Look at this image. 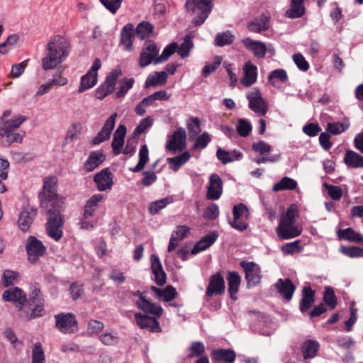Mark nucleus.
<instances>
[{
	"instance_id": "nucleus-29",
	"label": "nucleus",
	"mask_w": 363,
	"mask_h": 363,
	"mask_svg": "<svg viewBox=\"0 0 363 363\" xmlns=\"http://www.w3.org/2000/svg\"><path fill=\"white\" fill-rule=\"evenodd\" d=\"M218 237V234L216 231L206 235L194 245L191 250V254L194 255L206 250L216 242Z\"/></svg>"
},
{
	"instance_id": "nucleus-16",
	"label": "nucleus",
	"mask_w": 363,
	"mask_h": 363,
	"mask_svg": "<svg viewBox=\"0 0 363 363\" xmlns=\"http://www.w3.org/2000/svg\"><path fill=\"white\" fill-rule=\"evenodd\" d=\"M225 284L223 276L220 273H216L210 278L205 296L209 299L213 296L221 295L225 292Z\"/></svg>"
},
{
	"instance_id": "nucleus-59",
	"label": "nucleus",
	"mask_w": 363,
	"mask_h": 363,
	"mask_svg": "<svg viewBox=\"0 0 363 363\" xmlns=\"http://www.w3.org/2000/svg\"><path fill=\"white\" fill-rule=\"evenodd\" d=\"M172 94L165 89H160L147 96L151 105L157 101H169Z\"/></svg>"
},
{
	"instance_id": "nucleus-38",
	"label": "nucleus",
	"mask_w": 363,
	"mask_h": 363,
	"mask_svg": "<svg viewBox=\"0 0 363 363\" xmlns=\"http://www.w3.org/2000/svg\"><path fill=\"white\" fill-rule=\"evenodd\" d=\"M288 79L287 72L284 69H274L268 76L269 83L274 87L279 86L281 84L286 83Z\"/></svg>"
},
{
	"instance_id": "nucleus-54",
	"label": "nucleus",
	"mask_w": 363,
	"mask_h": 363,
	"mask_svg": "<svg viewBox=\"0 0 363 363\" xmlns=\"http://www.w3.org/2000/svg\"><path fill=\"white\" fill-rule=\"evenodd\" d=\"M153 118L151 116H147L140 120L139 124L135 128L133 135L138 137L144 133L147 128L153 125Z\"/></svg>"
},
{
	"instance_id": "nucleus-17",
	"label": "nucleus",
	"mask_w": 363,
	"mask_h": 363,
	"mask_svg": "<svg viewBox=\"0 0 363 363\" xmlns=\"http://www.w3.org/2000/svg\"><path fill=\"white\" fill-rule=\"evenodd\" d=\"M159 49L152 40H147L142 49L139 59V65L145 67L150 65L153 60L158 55Z\"/></svg>"
},
{
	"instance_id": "nucleus-64",
	"label": "nucleus",
	"mask_w": 363,
	"mask_h": 363,
	"mask_svg": "<svg viewBox=\"0 0 363 363\" xmlns=\"http://www.w3.org/2000/svg\"><path fill=\"white\" fill-rule=\"evenodd\" d=\"M104 328V324L96 320H90L87 324V333L90 335H97Z\"/></svg>"
},
{
	"instance_id": "nucleus-24",
	"label": "nucleus",
	"mask_w": 363,
	"mask_h": 363,
	"mask_svg": "<svg viewBox=\"0 0 363 363\" xmlns=\"http://www.w3.org/2000/svg\"><path fill=\"white\" fill-rule=\"evenodd\" d=\"M151 269L155 276V281L158 286H163L166 283L167 276L163 270L161 262L155 254L150 256Z\"/></svg>"
},
{
	"instance_id": "nucleus-9",
	"label": "nucleus",
	"mask_w": 363,
	"mask_h": 363,
	"mask_svg": "<svg viewBox=\"0 0 363 363\" xmlns=\"http://www.w3.org/2000/svg\"><path fill=\"white\" fill-rule=\"evenodd\" d=\"M248 100L249 108L259 116H264L268 111V106L262 94L259 89L255 87L246 94Z\"/></svg>"
},
{
	"instance_id": "nucleus-63",
	"label": "nucleus",
	"mask_w": 363,
	"mask_h": 363,
	"mask_svg": "<svg viewBox=\"0 0 363 363\" xmlns=\"http://www.w3.org/2000/svg\"><path fill=\"white\" fill-rule=\"evenodd\" d=\"M188 358H194L200 356L205 351V346L201 342H194L189 348Z\"/></svg>"
},
{
	"instance_id": "nucleus-35",
	"label": "nucleus",
	"mask_w": 363,
	"mask_h": 363,
	"mask_svg": "<svg viewBox=\"0 0 363 363\" xmlns=\"http://www.w3.org/2000/svg\"><path fill=\"white\" fill-rule=\"evenodd\" d=\"M104 199V196L101 194H94L86 202L84 209V218L88 219L92 217L97 208L99 203Z\"/></svg>"
},
{
	"instance_id": "nucleus-60",
	"label": "nucleus",
	"mask_w": 363,
	"mask_h": 363,
	"mask_svg": "<svg viewBox=\"0 0 363 363\" xmlns=\"http://www.w3.org/2000/svg\"><path fill=\"white\" fill-rule=\"evenodd\" d=\"M340 252L345 255L351 257H363V248L360 247L351 246L346 247L342 246L340 247Z\"/></svg>"
},
{
	"instance_id": "nucleus-21",
	"label": "nucleus",
	"mask_w": 363,
	"mask_h": 363,
	"mask_svg": "<svg viewBox=\"0 0 363 363\" xmlns=\"http://www.w3.org/2000/svg\"><path fill=\"white\" fill-rule=\"evenodd\" d=\"M243 76L240 79L245 87H250L255 84L258 77L257 67L251 61H247L242 67Z\"/></svg>"
},
{
	"instance_id": "nucleus-42",
	"label": "nucleus",
	"mask_w": 363,
	"mask_h": 363,
	"mask_svg": "<svg viewBox=\"0 0 363 363\" xmlns=\"http://www.w3.org/2000/svg\"><path fill=\"white\" fill-rule=\"evenodd\" d=\"M269 17L262 16L259 18H255L247 25L250 31L254 33H260L267 30L269 28Z\"/></svg>"
},
{
	"instance_id": "nucleus-49",
	"label": "nucleus",
	"mask_w": 363,
	"mask_h": 363,
	"mask_svg": "<svg viewBox=\"0 0 363 363\" xmlns=\"http://www.w3.org/2000/svg\"><path fill=\"white\" fill-rule=\"evenodd\" d=\"M201 121L197 117H190L186 121V127L191 138H195L201 130Z\"/></svg>"
},
{
	"instance_id": "nucleus-31",
	"label": "nucleus",
	"mask_w": 363,
	"mask_h": 363,
	"mask_svg": "<svg viewBox=\"0 0 363 363\" xmlns=\"http://www.w3.org/2000/svg\"><path fill=\"white\" fill-rule=\"evenodd\" d=\"M168 75L166 72H155L150 74L145 82V88L164 86L167 83Z\"/></svg>"
},
{
	"instance_id": "nucleus-47",
	"label": "nucleus",
	"mask_w": 363,
	"mask_h": 363,
	"mask_svg": "<svg viewBox=\"0 0 363 363\" xmlns=\"http://www.w3.org/2000/svg\"><path fill=\"white\" fill-rule=\"evenodd\" d=\"M154 26L147 21H142L138 24L135 31L141 40L149 38L152 35Z\"/></svg>"
},
{
	"instance_id": "nucleus-2",
	"label": "nucleus",
	"mask_w": 363,
	"mask_h": 363,
	"mask_svg": "<svg viewBox=\"0 0 363 363\" xmlns=\"http://www.w3.org/2000/svg\"><path fill=\"white\" fill-rule=\"evenodd\" d=\"M47 51V69H51L67 57L69 53V44L63 36L55 35L50 39Z\"/></svg>"
},
{
	"instance_id": "nucleus-58",
	"label": "nucleus",
	"mask_w": 363,
	"mask_h": 363,
	"mask_svg": "<svg viewBox=\"0 0 363 363\" xmlns=\"http://www.w3.org/2000/svg\"><path fill=\"white\" fill-rule=\"evenodd\" d=\"M32 363H45V354L43 346L36 342L32 350Z\"/></svg>"
},
{
	"instance_id": "nucleus-39",
	"label": "nucleus",
	"mask_w": 363,
	"mask_h": 363,
	"mask_svg": "<svg viewBox=\"0 0 363 363\" xmlns=\"http://www.w3.org/2000/svg\"><path fill=\"white\" fill-rule=\"evenodd\" d=\"M212 356L218 362L234 363L236 354L232 350L219 349L212 352Z\"/></svg>"
},
{
	"instance_id": "nucleus-46",
	"label": "nucleus",
	"mask_w": 363,
	"mask_h": 363,
	"mask_svg": "<svg viewBox=\"0 0 363 363\" xmlns=\"http://www.w3.org/2000/svg\"><path fill=\"white\" fill-rule=\"evenodd\" d=\"M149 160V150L147 145L144 144L141 146L139 151V161L135 167L130 168L132 172H138L141 171Z\"/></svg>"
},
{
	"instance_id": "nucleus-43",
	"label": "nucleus",
	"mask_w": 363,
	"mask_h": 363,
	"mask_svg": "<svg viewBox=\"0 0 363 363\" xmlns=\"http://www.w3.org/2000/svg\"><path fill=\"white\" fill-rule=\"evenodd\" d=\"M194 48V43L191 39V36L186 35L184 38L183 43L180 45H177L176 52L180 56L182 59H185L190 55L191 50Z\"/></svg>"
},
{
	"instance_id": "nucleus-19",
	"label": "nucleus",
	"mask_w": 363,
	"mask_h": 363,
	"mask_svg": "<svg viewBox=\"0 0 363 363\" xmlns=\"http://www.w3.org/2000/svg\"><path fill=\"white\" fill-rule=\"evenodd\" d=\"M157 318L156 315L150 317L140 313L135 314L137 325L141 329H145L152 333H160L162 331L160 323L157 320Z\"/></svg>"
},
{
	"instance_id": "nucleus-62",
	"label": "nucleus",
	"mask_w": 363,
	"mask_h": 363,
	"mask_svg": "<svg viewBox=\"0 0 363 363\" xmlns=\"http://www.w3.org/2000/svg\"><path fill=\"white\" fill-rule=\"evenodd\" d=\"M82 129V126L79 123H72L68 128L66 140L67 141H73L77 139L79 135L81 134V131Z\"/></svg>"
},
{
	"instance_id": "nucleus-1",
	"label": "nucleus",
	"mask_w": 363,
	"mask_h": 363,
	"mask_svg": "<svg viewBox=\"0 0 363 363\" xmlns=\"http://www.w3.org/2000/svg\"><path fill=\"white\" fill-rule=\"evenodd\" d=\"M56 177L47 179V206L50 205L54 210H49L47 218V234L55 241L63 235L64 218L59 209L64 204L65 198L60 196L57 191Z\"/></svg>"
},
{
	"instance_id": "nucleus-11",
	"label": "nucleus",
	"mask_w": 363,
	"mask_h": 363,
	"mask_svg": "<svg viewBox=\"0 0 363 363\" xmlns=\"http://www.w3.org/2000/svg\"><path fill=\"white\" fill-rule=\"evenodd\" d=\"M186 133L184 128H180L169 137L166 144V150L172 154L183 151L186 146Z\"/></svg>"
},
{
	"instance_id": "nucleus-10",
	"label": "nucleus",
	"mask_w": 363,
	"mask_h": 363,
	"mask_svg": "<svg viewBox=\"0 0 363 363\" xmlns=\"http://www.w3.org/2000/svg\"><path fill=\"white\" fill-rule=\"evenodd\" d=\"M121 75L122 71L120 69L112 70L106 77L105 82L96 89V97L101 100L111 94L115 89L118 77Z\"/></svg>"
},
{
	"instance_id": "nucleus-6",
	"label": "nucleus",
	"mask_w": 363,
	"mask_h": 363,
	"mask_svg": "<svg viewBox=\"0 0 363 363\" xmlns=\"http://www.w3.org/2000/svg\"><path fill=\"white\" fill-rule=\"evenodd\" d=\"M55 327L64 334H72L78 330V321L72 313H61L55 316Z\"/></svg>"
},
{
	"instance_id": "nucleus-7",
	"label": "nucleus",
	"mask_w": 363,
	"mask_h": 363,
	"mask_svg": "<svg viewBox=\"0 0 363 363\" xmlns=\"http://www.w3.org/2000/svg\"><path fill=\"white\" fill-rule=\"evenodd\" d=\"M240 267L245 273L247 287H255L261 282L262 276L261 267L254 262L242 261Z\"/></svg>"
},
{
	"instance_id": "nucleus-20",
	"label": "nucleus",
	"mask_w": 363,
	"mask_h": 363,
	"mask_svg": "<svg viewBox=\"0 0 363 363\" xmlns=\"http://www.w3.org/2000/svg\"><path fill=\"white\" fill-rule=\"evenodd\" d=\"M116 117L117 113H113L106 121L101 130L98 133L97 135L92 139L91 143L93 145H99L110 138L111 133L115 127Z\"/></svg>"
},
{
	"instance_id": "nucleus-14",
	"label": "nucleus",
	"mask_w": 363,
	"mask_h": 363,
	"mask_svg": "<svg viewBox=\"0 0 363 363\" xmlns=\"http://www.w3.org/2000/svg\"><path fill=\"white\" fill-rule=\"evenodd\" d=\"M133 296L139 298L138 300L136 301L135 304L137 307L144 313L157 317H160L163 314L162 308L148 301L143 295V293L137 291L133 292Z\"/></svg>"
},
{
	"instance_id": "nucleus-23",
	"label": "nucleus",
	"mask_w": 363,
	"mask_h": 363,
	"mask_svg": "<svg viewBox=\"0 0 363 363\" xmlns=\"http://www.w3.org/2000/svg\"><path fill=\"white\" fill-rule=\"evenodd\" d=\"M126 131V127L123 124H120L116 130L111 143V147L114 155H118L122 153Z\"/></svg>"
},
{
	"instance_id": "nucleus-45",
	"label": "nucleus",
	"mask_w": 363,
	"mask_h": 363,
	"mask_svg": "<svg viewBox=\"0 0 363 363\" xmlns=\"http://www.w3.org/2000/svg\"><path fill=\"white\" fill-rule=\"evenodd\" d=\"M297 182L290 177H284L279 182L273 186V191L294 190L297 188Z\"/></svg>"
},
{
	"instance_id": "nucleus-18",
	"label": "nucleus",
	"mask_w": 363,
	"mask_h": 363,
	"mask_svg": "<svg viewBox=\"0 0 363 363\" xmlns=\"http://www.w3.org/2000/svg\"><path fill=\"white\" fill-rule=\"evenodd\" d=\"M94 182L99 191L111 189L113 178L110 169L106 167L97 172L94 177Z\"/></svg>"
},
{
	"instance_id": "nucleus-41",
	"label": "nucleus",
	"mask_w": 363,
	"mask_h": 363,
	"mask_svg": "<svg viewBox=\"0 0 363 363\" xmlns=\"http://www.w3.org/2000/svg\"><path fill=\"white\" fill-rule=\"evenodd\" d=\"M35 216V211L33 210L30 211H23L21 213L18 220V225L23 232H27L29 230L33 222Z\"/></svg>"
},
{
	"instance_id": "nucleus-33",
	"label": "nucleus",
	"mask_w": 363,
	"mask_h": 363,
	"mask_svg": "<svg viewBox=\"0 0 363 363\" xmlns=\"http://www.w3.org/2000/svg\"><path fill=\"white\" fill-rule=\"evenodd\" d=\"M315 291L310 286H304L302 290V298L300 302L299 308L301 312L307 311L315 302Z\"/></svg>"
},
{
	"instance_id": "nucleus-3",
	"label": "nucleus",
	"mask_w": 363,
	"mask_h": 363,
	"mask_svg": "<svg viewBox=\"0 0 363 363\" xmlns=\"http://www.w3.org/2000/svg\"><path fill=\"white\" fill-rule=\"evenodd\" d=\"M297 208L294 204L291 205L285 213L281 216L276 233L281 240H289L299 236L301 234V228L296 225Z\"/></svg>"
},
{
	"instance_id": "nucleus-25",
	"label": "nucleus",
	"mask_w": 363,
	"mask_h": 363,
	"mask_svg": "<svg viewBox=\"0 0 363 363\" xmlns=\"http://www.w3.org/2000/svg\"><path fill=\"white\" fill-rule=\"evenodd\" d=\"M274 286L279 294H280L286 301L291 300L296 286L290 279H279L274 284Z\"/></svg>"
},
{
	"instance_id": "nucleus-36",
	"label": "nucleus",
	"mask_w": 363,
	"mask_h": 363,
	"mask_svg": "<svg viewBox=\"0 0 363 363\" xmlns=\"http://www.w3.org/2000/svg\"><path fill=\"white\" fill-rule=\"evenodd\" d=\"M191 158V155L188 151L183 152L181 155L174 157H168L167 162L169 168L174 171L177 172L182 166L187 163Z\"/></svg>"
},
{
	"instance_id": "nucleus-55",
	"label": "nucleus",
	"mask_w": 363,
	"mask_h": 363,
	"mask_svg": "<svg viewBox=\"0 0 363 363\" xmlns=\"http://www.w3.org/2000/svg\"><path fill=\"white\" fill-rule=\"evenodd\" d=\"M177 48V43L174 42L167 45L163 50L161 55L155 60V63L158 64L167 61L168 58L176 52Z\"/></svg>"
},
{
	"instance_id": "nucleus-34",
	"label": "nucleus",
	"mask_w": 363,
	"mask_h": 363,
	"mask_svg": "<svg viewBox=\"0 0 363 363\" xmlns=\"http://www.w3.org/2000/svg\"><path fill=\"white\" fill-rule=\"evenodd\" d=\"M345 164L350 168H363V155L355 151L347 150L344 157Z\"/></svg>"
},
{
	"instance_id": "nucleus-56",
	"label": "nucleus",
	"mask_w": 363,
	"mask_h": 363,
	"mask_svg": "<svg viewBox=\"0 0 363 363\" xmlns=\"http://www.w3.org/2000/svg\"><path fill=\"white\" fill-rule=\"evenodd\" d=\"M223 58L220 56H215L213 57V63H206L203 68L202 75L205 77H208L211 74L214 72L221 65Z\"/></svg>"
},
{
	"instance_id": "nucleus-5",
	"label": "nucleus",
	"mask_w": 363,
	"mask_h": 363,
	"mask_svg": "<svg viewBox=\"0 0 363 363\" xmlns=\"http://www.w3.org/2000/svg\"><path fill=\"white\" fill-rule=\"evenodd\" d=\"M185 8L191 15H196L193 19L194 24L201 26L212 10L213 0H186Z\"/></svg>"
},
{
	"instance_id": "nucleus-53",
	"label": "nucleus",
	"mask_w": 363,
	"mask_h": 363,
	"mask_svg": "<svg viewBox=\"0 0 363 363\" xmlns=\"http://www.w3.org/2000/svg\"><path fill=\"white\" fill-rule=\"evenodd\" d=\"M252 130V126L249 121L240 118L238 121L236 130L241 137H247Z\"/></svg>"
},
{
	"instance_id": "nucleus-8",
	"label": "nucleus",
	"mask_w": 363,
	"mask_h": 363,
	"mask_svg": "<svg viewBox=\"0 0 363 363\" xmlns=\"http://www.w3.org/2000/svg\"><path fill=\"white\" fill-rule=\"evenodd\" d=\"M233 220L230 224L234 229L242 232L248 228L247 220L250 218V211L247 206L242 203H238L233 206Z\"/></svg>"
},
{
	"instance_id": "nucleus-44",
	"label": "nucleus",
	"mask_w": 363,
	"mask_h": 363,
	"mask_svg": "<svg viewBox=\"0 0 363 363\" xmlns=\"http://www.w3.org/2000/svg\"><path fill=\"white\" fill-rule=\"evenodd\" d=\"M174 199L172 196H167L162 199H159L151 202L148 206V212L150 215H156L160 211L164 209L168 204L173 202Z\"/></svg>"
},
{
	"instance_id": "nucleus-15",
	"label": "nucleus",
	"mask_w": 363,
	"mask_h": 363,
	"mask_svg": "<svg viewBox=\"0 0 363 363\" xmlns=\"http://www.w3.org/2000/svg\"><path fill=\"white\" fill-rule=\"evenodd\" d=\"M223 185L221 177L218 174H211L206 188V199L208 201L218 200L223 194Z\"/></svg>"
},
{
	"instance_id": "nucleus-13",
	"label": "nucleus",
	"mask_w": 363,
	"mask_h": 363,
	"mask_svg": "<svg viewBox=\"0 0 363 363\" xmlns=\"http://www.w3.org/2000/svg\"><path fill=\"white\" fill-rule=\"evenodd\" d=\"M28 261L34 264L44 254L45 247L42 241L34 236H29L26 244Z\"/></svg>"
},
{
	"instance_id": "nucleus-50",
	"label": "nucleus",
	"mask_w": 363,
	"mask_h": 363,
	"mask_svg": "<svg viewBox=\"0 0 363 363\" xmlns=\"http://www.w3.org/2000/svg\"><path fill=\"white\" fill-rule=\"evenodd\" d=\"M349 127L350 123L348 121L345 123H328L327 124L326 131L329 132L330 135H336L345 132L349 128Z\"/></svg>"
},
{
	"instance_id": "nucleus-57",
	"label": "nucleus",
	"mask_w": 363,
	"mask_h": 363,
	"mask_svg": "<svg viewBox=\"0 0 363 363\" xmlns=\"http://www.w3.org/2000/svg\"><path fill=\"white\" fill-rule=\"evenodd\" d=\"M323 301L327 304V306H328L331 309H334L337 306V297L335 294L333 289L331 287H325L324 291Z\"/></svg>"
},
{
	"instance_id": "nucleus-51",
	"label": "nucleus",
	"mask_w": 363,
	"mask_h": 363,
	"mask_svg": "<svg viewBox=\"0 0 363 363\" xmlns=\"http://www.w3.org/2000/svg\"><path fill=\"white\" fill-rule=\"evenodd\" d=\"M235 39V36L229 30L219 33L215 38L216 45L219 47H223L231 44Z\"/></svg>"
},
{
	"instance_id": "nucleus-12",
	"label": "nucleus",
	"mask_w": 363,
	"mask_h": 363,
	"mask_svg": "<svg viewBox=\"0 0 363 363\" xmlns=\"http://www.w3.org/2000/svg\"><path fill=\"white\" fill-rule=\"evenodd\" d=\"M101 67V60L96 58L87 73L82 77L80 85L78 91H84L92 88L97 83L98 71Z\"/></svg>"
},
{
	"instance_id": "nucleus-4",
	"label": "nucleus",
	"mask_w": 363,
	"mask_h": 363,
	"mask_svg": "<svg viewBox=\"0 0 363 363\" xmlns=\"http://www.w3.org/2000/svg\"><path fill=\"white\" fill-rule=\"evenodd\" d=\"M11 115V111L6 110L4 112L1 118L0 135L6 137L7 141L10 143H21L25 133L23 131L15 132L21 125L26 121L24 116L18 115L13 116L11 120L5 118Z\"/></svg>"
},
{
	"instance_id": "nucleus-40",
	"label": "nucleus",
	"mask_w": 363,
	"mask_h": 363,
	"mask_svg": "<svg viewBox=\"0 0 363 363\" xmlns=\"http://www.w3.org/2000/svg\"><path fill=\"white\" fill-rule=\"evenodd\" d=\"M216 156L223 164H226L232 162L235 159H241L242 157V153L238 150L229 152L219 147L217 150Z\"/></svg>"
},
{
	"instance_id": "nucleus-61",
	"label": "nucleus",
	"mask_w": 363,
	"mask_h": 363,
	"mask_svg": "<svg viewBox=\"0 0 363 363\" xmlns=\"http://www.w3.org/2000/svg\"><path fill=\"white\" fill-rule=\"evenodd\" d=\"M99 1L111 13L115 14L121 7L123 0H99Z\"/></svg>"
},
{
	"instance_id": "nucleus-22",
	"label": "nucleus",
	"mask_w": 363,
	"mask_h": 363,
	"mask_svg": "<svg viewBox=\"0 0 363 363\" xmlns=\"http://www.w3.org/2000/svg\"><path fill=\"white\" fill-rule=\"evenodd\" d=\"M243 45L251 51L257 59L264 58L267 53L266 45L261 41L254 40L250 38H245L241 40Z\"/></svg>"
},
{
	"instance_id": "nucleus-26",
	"label": "nucleus",
	"mask_w": 363,
	"mask_h": 363,
	"mask_svg": "<svg viewBox=\"0 0 363 363\" xmlns=\"http://www.w3.org/2000/svg\"><path fill=\"white\" fill-rule=\"evenodd\" d=\"M105 159L106 155L102 151H92L84 163V169L86 172H93L104 162Z\"/></svg>"
},
{
	"instance_id": "nucleus-32",
	"label": "nucleus",
	"mask_w": 363,
	"mask_h": 363,
	"mask_svg": "<svg viewBox=\"0 0 363 363\" xmlns=\"http://www.w3.org/2000/svg\"><path fill=\"white\" fill-rule=\"evenodd\" d=\"M320 349V345L316 340H307L301 345V351L304 360L313 359L316 355Z\"/></svg>"
},
{
	"instance_id": "nucleus-28",
	"label": "nucleus",
	"mask_w": 363,
	"mask_h": 363,
	"mask_svg": "<svg viewBox=\"0 0 363 363\" xmlns=\"http://www.w3.org/2000/svg\"><path fill=\"white\" fill-rule=\"evenodd\" d=\"M120 37V43L123 46V49L128 52L132 51L134 40L133 25L131 23L125 25L121 29Z\"/></svg>"
},
{
	"instance_id": "nucleus-30",
	"label": "nucleus",
	"mask_w": 363,
	"mask_h": 363,
	"mask_svg": "<svg viewBox=\"0 0 363 363\" xmlns=\"http://www.w3.org/2000/svg\"><path fill=\"white\" fill-rule=\"evenodd\" d=\"M227 281L228 285V292L230 298L233 300L237 299V293L238 292L241 283V277L238 272H228Z\"/></svg>"
},
{
	"instance_id": "nucleus-52",
	"label": "nucleus",
	"mask_w": 363,
	"mask_h": 363,
	"mask_svg": "<svg viewBox=\"0 0 363 363\" xmlns=\"http://www.w3.org/2000/svg\"><path fill=\"white\" fill-rule=\"evenodd\" d=\"M211 141V137L208 132H203L195 139V143L192 147L194 150H203Z\"/></svg>"
},
{
	"instance_id": "nucleus-37",
	"label": "nucleus",
	"mask_w": 363,
	"mask_h": 363,
	"mask_svg": "<svg viewBox=\"0 0 363 363\" xmlns=\"http://www.w3.org/2000/svg\"><path fill=\"white\" fill-rule=\"evenodd\" d=\"M340 240H347L349 242L362 243L363 236L351 228L339 230L337 233Z\"/></svg>"
},
{
	"instance_id": "nucleus-27",
	"label": "nucleus",
	"mask_w": 363,
	"mask_h": 363,
	"mask_svg": "<svg viewBox=\"0 0 363 363\" xmlns=\"http://www.w3.org/2000/svg\"><path fill=\"white\" fill-rule=\"evenodd\" d=\"M3 299L13 302L17 306L23 305L26 301V294L18 287L10 288L3 294Z\"/></svg>"
},
{
	"instance_id": "nucleus-48",
	"label": "nucleus",
	"mask_w": 363,
	"mask_h": 363,
	"mask_svg": "<svg viewBox=\"0 0 363 363\" xmlns=\"http://www.w3.org/2000/svg\"><path fill=\"white\" fill-rule=\"evenodd\" d=\"M280 250L283 255H289L301 252L303 250V247L301 245V241L297 240L283 245Z\"/></svg>"
}]
</instances>
